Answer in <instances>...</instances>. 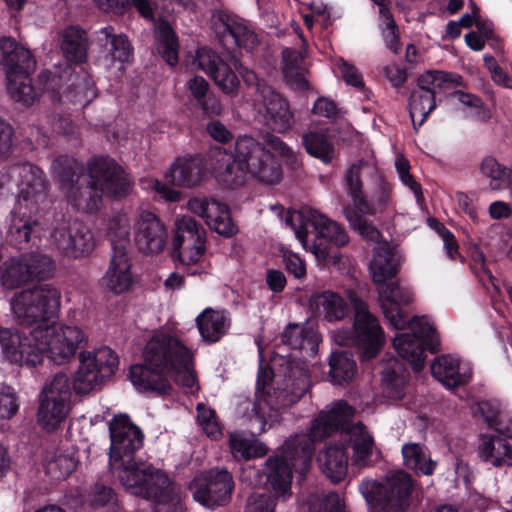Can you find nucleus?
<instances>
[{
	"instance_id": "57",
	"label": "nucleus",
	"mask_w": 512,
	"mask_h": 512,
	"mask_svg": "<svg viewBox=\"0 0 512 512\" xmlns=\"http://www.w3.org/2000/svg\"><path fill=\"white\" fill-rule=\"evenodd\" d=\"M77 466V460L68 454L57 455L47 464V473L54 479L60 480L68 477Z\"/></svg>"
},
{
	"instance_id": "29",
	"label": "nucleus",
	"mask_w": 512,
	"mask_h": 512,
	"mask_svg": "<svg viewBox=\"0 0 512 512\" xmlns=\"http://www.w3.org/2000/svg\"><path fill=\"white\" fill-rule=\"evenodd\" d=\"M374 255L370 263L373 282L378 286L394 277L399 269L401 256L389 242L378 243L373 248Z\"/></svg>"
},
{
	"instance_id": "63",
	"label": "nucleus",
	"mask_w": 512,
	"mask_h": 512,
	"mask_svg": "<svg viewBox=\"0 0 512 512\" xmlns=\"http://www.w3.org/2000/svg\"><path fill=\"white\" fill-rule=\"evenodd\" d=\"M385 22V27L382 30L383 38L386 46L394 53L398 52L399 39L396 29L395 21L391 14H386L382 17Z\"/></svg>"
},
{
	"instance_id": "12",
	"label": "nucleus",
	"mask_w": 512,
	"mask_h": 512,
	"mask_svg": "<svg viewBox=\"0 0 512 512\" xmlns=\"http://www.w3.org/2000/svg\"><path fill=\"white\" fill-rule=\"evenodd\" d=\"M412 487L410 475L397 471L381 482L362 480L359 491L375 512H403L408 507Z\"/></svg>"
},
{
	"instance_id": "14",
	"label": "nucleus",
	"mask_w": 512,
	"mask_h": 512,
	"mask_svg": "<svg viewBox=\"0 0 512 512\" xmlns=\"http://www.w3.org/2000/svg\"><path fill=\"white\" fill-rule=\"evenodd\" d=\"M290 454L291 451L288 449L283 459H279V455L267 459L266 483L273 494H251L247 499L245 512H274L276 501H287L292 496V470L287 463Z\"/></svg>"
},
{
	"instance_id": "47",
	"label": "nucleus",
	"mask_w": 512,
	"mask_h": 512,
	"mask_svg": "<svg viewBox=\"0 0 512 512\" xmlns=\"http://www.w3.org/2000/svg\"><path fill=\"white\" fill-rule=\"evenodd\" d=\"M402 455L406 467L424 475H431L436 468V462L431 460L427 450L419 444H405Z\"/></svg>"
},
{
	"instance_id": "27",
	"label": "nucleus",
	"mask_w": 512,
	"mask_h": 512,
	"mask_svg": "<svg viewBox=\"0 0 512 512\" xmlns=\"http://www.w3.org/2000/svg\"><path fill=\"white\" fill-rule=\"evenodd\" d=\"M431 371L432 375L448 388L465 384L472 374L470 363L452 355L437 357L431 365Z\"/></svg>"
},
{
	"instance_id": "15",
	"label": "nucleus",
	"mask_w": 512,
	"mask_h": 512,
	"mask_svg": "<svg viewBox=\"0 0 512 512\" xmlns=\"http://www.w3.org/2000/svg\"><path fill=\"white\" fill-rule=\"evenodd\" d=\"M79 366L74 376V389L86 394L102 385L118 368V357L109 347H100L79 354Z\"/></svg>"
},
{
	"instance_id": "41",
	"label": "nucleus",
	"mask_w": 512,
	"mask_h": 512,
	"mask_svg": "<svg viewBox=\"0 0 512 512\" xmlns=\"http://www.w3.org/2000/svg\"><path fill=\"white\" fill-rule=\"evenodd\" d=\"M282 71L287 83L295 89H306L308 86L305 78L306 68L304 56L290 48H285L282 53Z\"/></svg>"
},
{
	"instance_id": "13",
	"label": "nucleus",
	"mask_w": 512,
	"mask_h": 512,
	"mask_svg": "<svg viewBox=\"0 0 512 512\" xmlns=\"http://www.w3.org/2000/svg\"><path fill=\"white\" fill-rule=\"evenodd\" d=\"M354 306L353 330L338 329L332 332L336 344L357 346L362 349V357L370 359L376 355L384 343V332L376 317L367 305L360 300H352Z\"/></svg>"
},
{
	"instance_id": "10",
	"label": "nucleus",
	"mask_w": 512,
	"mask_h": 512,
	"mask_svg": "<svg viewBox=\"0 0 512 512\" xmlns=\"http://www.w3.org/2000/svg\"><path fill=\"white\" fill-rule=\"evenodd\" d=\"M286 225L293 229L295 237L305 250L310 251L317 260L323 261L326 264L336 263V256L330 255L326 246L316 243L310 245L308 243V225L314 227L319 237L327 239L335 246H344L349 242V237L344 227L310 207H304L299 212L289 215L286 219Z\"/></svg>"
},
{
	"instance_id": "35",
	"label": "nucleus",
	"mask_w": 512,
	"mask_h": 512,
	"mask_svg": "<svg viewBox=\"0 0 512 512\" xmlns=\"http://www.w3.org/2000/svg\"><path fill=\"white\" fill-rule=\"evenodd\" d=\"M98 39L105 40L110 45L109 54L105 58L106 68L115 67L118 71H122L125 63L129 62L132 56V49L126 36L114 35L113 28L107 26L98 32Z\"/></svg>"
},
{
	"instance_id": "51",
	"label": "nucleus",
	"mask_w": 512,
	"mask_h": 512,
	"mask_svg": "<svg viewBox=\"0 0 512 512\" xmlns=\"http://www.w3.org/2000/svg\"><path fill=\"white\" fill-rule=\"evenodd\" d=\"M344 214L348 220L350 227L359 233V235L368 242L383 243L380 241V232L378 229L369 222L364 216L367 213H362L357 206H346L344 208Z\"/></svg>"
},
{
	"instance_id": "39",
	"label": "nucleus",
	"mask_w": 512,
	"mask_h": 512,
	"mask_svg": "<svg viewBox=\"0 0 512 512\" xmlns=\"http://www.w3.org/2000/svg\"><path fill=\"white\" fill-rule=\"evenodd\" d=\"M221 27H217L225 44L229 39L239 47L252 49L257 43V36L244 23L231 18L219 16Z\"/></svg>"
},
{
	"instance_id": "50",
	"label": "nucleus",
	"mask_w": 512,
	"mask_h": 512,
	"mask_svg": "<svg viewBox=\"0 0 512 512\" xmlns=\"http://www.w3.org/2000/svg\"><path fill=\"white\" fill-rule=\"evenodd\" d=\"M434 94L416 89L409 100L410 116L415 129H418L436 108Z\"/></svg>"
},
{
	"instance_id": "56",
	"label": "nucleus",
	"mask_w": 512,
	"mask_h": 512,
	"mask_svg": "<svg viewBox=\"0 0 512 512\" xmlns=\"http://www.w3.org/2000/svg\"><path fill=\"white\" fill-rule=\"evenodd\" d=\"M452 98L460 105L459 109L465 117L476 120H485L489 117L488 111L475 95L457 91L452 94Z\"/></svg>"
},
{
	"instance_id": "55",
	"label": "nucleus",
	"mask_w": 512,
	"mask_h": 512,
	"mask_svg": "<svg viewBox=\"0 0 512 512\" xmlns=\"http://www.w3.org/2000/svg\"><path fill=\"white\" fill-rule=\"evenodd\" d=\"M306 151L313 157L319 158L325 163L334 157V148L323 134L310 132L303 136Z\"/></svg>"
},
{
	"instance_id": "7",
	"label": "nucleus",
	"mask_w": 512,
	"mask_h": 512,
	"mask_svg": "<svg viewBox=\"0 0 512 512\" xmlns=\"http://www.w3.org/2000/svg\"><path fill=\"white\" fill-rule=\"evenodd\" d=\"M11 184L18 188L19 197L8 234L10 241L21 248L37 223L34 217L49 204L48 184L43 171L29 163L11 166L0 174V187Z\"/></svg>"
},
{
	"instance_id": "31",
	"label": "nucleus",
	"mask_w": 512,
	"mask_h": 512,
	"mask_svg": "<svg viewBox=\"0 0 512 512\" xmlns=\"http://www.w3.org/2000/svg\"><path fill=\"white\" fill-rule=\"evenodd\" d=\"M132 283L131 262L127 253H113L110 266L101 278V286L114 294H122L130 289Z\"/></svg>"
},
{
	"instance_id": "37",
	"label": "nucleus",
	"mask_w": 512,
	"mask_h": 512,
	"mask_svg": "<svg viewBox=\"0 0 512 512\" xmlns=\"http://www.w3.org/2000/svg\"><path fill=\"white\" fill-rule=\"evenodd\" d=\"M480 458L495 467L512 466V446L497 436H482L479 444Z\"/></svg>"
},
{
	"instance_id": "6",
	"label": "nucleus",
	"mask_w": 512,
	"mask_h": 512,
	"mask_svg": "<svg viewBox=\"0 0 512 512\" xmlns=\"http://www.w3.org/2000/svg\"><path fill=\"white\" fill-rule=\"evenodd\" d=\"M80 172L81 167L74 162L71 173L61 175V189L78 210L96 211L103 195L120 198L131 190L128 175L111 158H94L88 163V174Z\"/></svg>"
},
{
	"instance_id": "43",
	"label": "nucleus",
	"mask_w": 512,
	"mask_h": 512,
	"mask_svg": "<svg viewBox=\"0 0 512 512\" xmlns=\"http://www.w3.org/2000/svg\"><path fill=\"white\" fill-rule=\"evenodd\" d=\"M391 204V186L381 175L375 176V188L371 194L370 200L364 194L363 201L357 205L362 213L375 215L386 211Z\"/></svg>"
},
{
	"instance_id": "9",
	"label": "nucleus",
	"mask_w": 512,
	"mask_h": 512,
	"mask_svg": "<svg viewBox=\"0 0 512 512\" xmlns=\"http://www.w3.org/2000/svg\"><path fill=\"white\" fill-rule=\"evenodd\" d=\"M0 60L5 70L7 90L11 98L23 106L34 104L40 94L32 85L30 78V72L35 68L30 50L18 45L10 37H2Z\"/></svg>"
},
{
	"instance_id": "34",
	"label": "nucleus",
	"mask_w": 512,
	"mask_h": 512,
	"mask_svg": "<svg viewBox=\"0 0 512 512\" xmlns=\"http://www.w3.org/2000/svg\"><path fill=\"white\" fill-rule=\"evenodd\" d=\"M282 342L313 357L317 353L320 336L312 326L289 324L282 334Z\"/></svg>"
},
{
	"instance_id": "36",
	"label": "nucleus",
	"mask_w": 512,
	"mask_h": 512,
	"mask_svg": "<svg viewBox=\"0 0 512 512\" xmlns=\"http://www.w3.org/2000/svg\"><path fill=\"white\" fill-rule=\"evenodd\" d=\"M312 309L329 322L344 319L349 312L347 301L333 291L315 294L310 299Z\"/></svg>"
},
{
	"instance_id": "11",
	"label": "nucleus",
	"mask_w": 512,
	"mask_h": 512,
	"mask_svg": "<svg viewBox=\"0 0 512 512\" xmlns=\"http://www.w3.org/2000/svg\"><path fill=\"white\" fill-rule=\"evenodd\" d=\"M60 302V291L50 284H44L14 293L10 299V311L18 325H45L57 314Z\"/></svg>"
},
{
	"instance_id": "49",
	"label": "nucleus",
	"mask_w": 512,
	"mask_h": 512,
	"mask_svg": "<svg viewBox=\"0 0 512 512\" xmlns=\"http://www.w3.org/2000/svg\"><path fill=\"white\" fill-rule=\"evenodd\" d=\"M329 365V376L334 384L343 385L349 383L356 376V363L347 353L334 352L330 357Z\"/></svg>"
},
{
	"instance_id": "3",
	"label": "nucleus",
	"mask_w": 512,
	"mask_h": 512,
	"mask_svg": "<svg viewBox=\"0 0 512 512\" xmlns=\"http://www.w3.org/2000/svg\"><path fill=\"white\" fill-rule=\"evenodd\" d=\"M145 364L131 366L129 378L140 392L168 393L170 380L193 393L198 390L193 371V352L177 337L155 332L143 350Z\"/></svg>"
},
{
	"instance_id": "5",
	"label": "nucleus",
	"mask_w": 512,
	"mask_h": 512,
	"mask_svg": "<svg viewBox=\"0 0 512 512\" xmlns=\"http://www.w3.org/2000/svg\"><path fill=\"white\" fill-rule=\"evenodd\" d=\"M272 151L288 160L294 157L293 150L273 135L265 137V144L251 136L238 137L232 162L231 155L225 150L215 149L213 153L217 162L226 164L215 171L218 182L228 189H235L243 186L250 175L263 183H277L281 179V168Z\"/></svg>"
},
{
	"instance_id": "54",
	"label": "nucleus",
	"mask_w": 512,
	"mask_h": 512,
	"mask_svg": "<svg viewBox=\"0 0 512 512\" xmlns=\"http://www.w3.org/2000/svg\"><path fill=\"white\" fill-rule=\"evenodd\" d=\"M97 6L107 12L122 14L131 4L146 19H153V8L148 0H93Z\"/></svg>"
},
{
	"instance_id": "46",
	"label": "nucleus",
	"mask_w": 512,
	"mask_h": 512,
	"mask_svg": "<svg viewBox=\"0 0 512 512\" xmlns=\"http://www.w3.org/2000/svg\"><path fill=\"white\" fill-rule=\"evenodd\" d=\"M61 48L68 60L81 63L87 56V40L85 32L71 26L65 29Z\"/></svg>"
},
{
	"instance_id": "48",
	"label": "nucleus",
	"mask_w": 512,
	"mask_h": 512,
	"mask_svg": "<svg viewBox=\"0 0 512 512\" xmlns=\"http://www.w3.org/2000/svg\"><path fill=\"white\" fill-rule=\"evenodd\" d=\"M480 174L493 191L503 190L511 177L512 170L500 164L493 157H486L480 163Z\"/></svg>"
},
{
	"instance_id": "53",
	"label": "nucleus",
	"mask_w": 512,
	"mask_h": 512,
	"mask_svg": "<svg viewBox=\"0 0 512 512\" xmlns=\"http://www.w3.org/2000/svg\"><path fill=\"white\" fill-rule=\"evenodd\" d=\"M71 395L70 379L63 373L56 374L45 384L41 392V398L61 404H68V406H70Z\"/></svg>"
},
{
	"instance_id": "64",
	"label": "nucleus",
	"mask_w": 512,
	"mask_h": 512,
	"mask_svg": "<svg viewBox=\"0 0 512 512\" xmlns=\"http://www.w3.org/2000/svg\"><path fill=\"white\" fill-rule=\"evenodd\" d=\"M283 261L287 271L294 275V277L301 279L306 275V265L299 255L286 251L283 253Z\"/></svg>"
},
{
	"instance_id": "28",
	"label": "nucleus",
	"mask_w": 512,
	"mask_h": 512,
	"mask_svg": "<svg viewBox=\"0 0 512 512\" xmlns=\"http://www.w3.org/2000/svg\"><path fill=\"white\" fill-rule=\"evenodd\" d=\"M206 171L199 157H178L165 172L164 177L171 184L192 188L199 185L205 178Z\"/></svg>"
},
{
	"instance_id": "44",
	"label": "nucleus",
	"mask_w": 512,
	"mask_h": 512,
	"mask_svg": "<svg viewBox=\"0 0 512 512\" xmlns=\"http://www.w3.org/2000/svg\"><path fill=\"white\" fill-rule=\"evenodd\" d=\"M407 381V371L398 360L389 361L382 376L383 393L389 399H400L404 396V387Z\"/></svg>"
},
{
	"instance_id": "1",
	"label": "nucleus",
	"mask_w": 512,
	"mask_h": 512,
	"mask_svg": "<svg viewBox=\"0 0 512 512\" xmlns=\"http://www.w3.org/2000/svg\"><path fill=\"white\" fill-rule=\"evenodd\" d=\"M109 466L124 489L151 500L154 512H185L182 495L167 475L152 465L137 460L135 452L143 445L144 435L126 414L113 417L109 424Z\"/></svg>"
},
{
	"instance_id": "21",
	"label": "nucleus",
	"mask_w": 512,
	"mask_h": 512,
	"mask_svg": "<svg viewBox=\"0 0 512 512\" xmlns=\"http://www.w3.org/2000/svg\"><path fill=\"white\" fill-rule=\"evenodd\" d=\"M52 243L65 256L78 259L90 254L95 246L93 234L83 222L67 220L53 231Z\"/></svg>"
},
{
	"instance_id": "59",
	"label": "nucleus",
	"mask_w": 512,
	"mask_h": 512,
	"mask_svg": "<svg viewBox=\"0 0 512 512\" xmlns=\"http://www.w3.org/2000/svg\"><path fill=\"white\" fill-rule=\"evenodd\" d=\"M395 167L401 182L405 186L409 187L413 191L417 201H420L422 199L421 186L419 183L415 181V179L409 173L410 164L408 160L401 155L398 156L395 161Z\"/></svg>"
},
{
	"instance_id": "32",
	"label": "nucleus",
	"mask_w": 512,
	"mask_h": 512,
	"mask_svg": "<svg viewBox=\"0 0 512 512\" xmlns=\"http://www.w3.org/2000/svg\"><path fill=\"white\" fill-rule=\"evenodd\" d=\"M341 437L351 443L352 465L359 468L371 465V457L376 451L373 436L367 428L357 423L341 432Z\"/></svg>"
},
{
	"instance_id": "22",
	"label": "nucleus",
	"mask_w": 512,
	"mask_h": 512,
	"mask_svg": "<svg viewBox=\"0 0 512 512\" xmlns=\"http://www.w3.org/2000/svg\"><path fill=\"white\" fill-rule=\"evenodd\" d=\"M168 232L155 213L141 210L133 219V241L137 249L145 254L161 253L167 243Z\"/></svg>"
},
{
	"instance_id": "2",
	"label": "nucleus",
	"mask_w": 512,
	"mask_h": 512,
	"mask_svg": "<svg viewBox=\"0 0 512 512\" xmlns=\"http://www.w3.org/2000/svg\"><path fill=\"white\" fill-rule=\"evenodd\" d=\"M272 377L273 373L269 367L260 366L256 402L252 404V410L247 414L253 433L247 435L234 432L230 435V450L237 460H249L266 455L268 448L255 438L254 433L264 432L266 425L270 426L276 420L273 412L298 402L309 387L308 370L301 362H293L289 365L284 387L274 389L273 394L270 393L269 388Z\"/></svg>"
},
{
	"instance_id": "42",
	"label": "nucleus",
	"mask_w": 512,
	"mask_h": 512,
	"mask_svg": "<svg viewBox=\"0 0 512 512\" xmlns=\"http://www.w3.org/2000/svg\"><path fill=\"white\" fill-rule=\"evenodd\" d=\"M157 50L170 66L178 63L179 43L171 26L165 21H159L154 29Z\"/></svg>"
},
{
	"instance_id": "19",
	"label": "nucleus",
	"mask_w": 512,
	"mask_h": 512,
	"mask_svg": "<svg viewBox=\"0 0 512 512\" xmlns=\"http://www.w3.org/2000/svg\"><path fill=\"white\" fill-rule=\"evenodd\" d=\"M172 245L180 264L196 265L206 253V232L193 218L182 216L175 222Z\"/></svg>"
},
{
	"instance_id": "60",
	"label": "nucleus",
	"mask_w": 512,
	"mask_h": 512,
	"mask_svg": "<svg viewBox=\"0 0 512 512\" xmlns=\"http://www.w3.org/2000/svg\"><path fill=\"white\" fill-rule=\"evenodd\" d=\"M335 65L338 73L341 75L347 85L356 88H361L364 86L362 75L353 64L340 58L337 60Z\"/></svg>"
},
{
	"instance_id": "16",
	"label": "nucleus",
	"mask_w": 512,
	"mask_h": 512,
	"mask_svg": "<svg viewBox=\"0 0 512 512\" xmlns=\"http://www.w3.org/2000/svg\"><path fill=\"white\" fill-rule=\"evenodd\" d=\"M406 326L412 334L401 333L394 337L393 345L397 353L406 359L415 371H420L425 362L424 349L435 352L439 345V337L435 328L426 317H415L408 320Z\"/></svg>"
},
{
	"instance_id": "24",
	"label": "nucleus",
	"mask_w": 512,
	"mask_h": 512,
	"mask_svg": "<svg viewBox=\"0 0 512 512\" xmlns=\"http://www.w3.org/2000/svg\"><path fill=\"white\" fill-rule=\"evenodd\" d=\"M187 207L190 212L205 220L206 224L218 234L231 237L237 232L228 207L219 201L206 197H195L188 201Z\"/></svg>"
},
{
	"instance_id": "61",
	"label": "nucleus",
	"mask_w": 512,
	"mask_h": 512,
	"mask_svg": "<svg viewBox=\"0 0 512 512\" xmlns=\"http://www.w3.org/2000/svg\"><path fill=\"white\" fill-rule=\"evenodd\" d=\"M19 403L15 392L10 387L0 389V418L9 419L18 411Z\"/></svg>"
},
{
	"instance_id": "26",
	"label": "nucleus",
	"mask_w": 512,
	"mask_h": 512,
	"mask_svg": "<svg viewBox=\"0 0 512 512\" xmlns=\"http://www.w3.org/2000/svg\"><path fill=\"white\" fill-rule=\"evenodd\" d=\"M261 96L266 126L277 133L291 130L295 119L289 102L271 87H264L261 90Z\"/></svg>"
},
{
	"instance_id": "33",
	"label": "nucleus",
	"mask_w": 512,
	"mask_h": 512,
	"mask_svg": "<svg viewBox=\"0 0 512 512\" xmlns=\"http://www.w3.org/2000/svg\"><path fill=\"white\" fill-rule=\"evenodd\" d=\"M202 339L207 343L219 341L231 325L229 313L224 309L205 308L195 319Z\"/></svg>"
},
{
	"instance_id": "17",
	"label": "nucleus",
	"mask_w": 512,
	"mask_h": 512,
	"mask_svg": "<svg viewBox=\"0 0 512 512\" xmlns=\"http://www.w3.org/2000/svg\"><path fill=\"white\" fill-rule=\"evenodd\" d=\"M54 269L50 257L39 253L11 258L0 266V280L9 289L16 288L33 279H45Z\"/></svg>"
},
{
	"instance_id": "40",
	"label": "nucleus",
	"mask_w": 512,
	"mask_h": 512,
	"mask_svg": "<svg viewBox=\"0 0 512 512\" xmlns=\"http://www.w3.org/2000/svg\"><path fill=\"white\" fill-rule=\"evenodd\" d=\"M131 229L133 224L126 213L118 212L112 215L107 222V235L113 246V253H127L131 243Z\"/></svg>"
},
{
	"instance_id": "4",
	"label": "nucleus",
	"mask_w": 512,
	"mask_h": 512,
	"mask_svg": "<svg viewBox=\"0 0 512 512\" xmlns=\"http://www.w3.org/2000/svg\"><path fill=\"white\" fill-rule=\"evenodd\" d=\"M85 343L86 335L76 325H38L28 333L0 329L4 357L20 366L35 367L45 357L56 365L69 363Z\"/></svg>"
},
{
	"instance_id": "38",
	"label": "nucleus",
	"mask_w": 512,
	"mask_h": 512,
	"mask_svg": "<svg viewBox=\"0 0 512 512\" xmlns=\"http://www.w3.org/2000/svg\"><path fill=\"white\" fill-rule=\"evenodd\" d=\"M460 85H462V77L460 75L430 70L419 76L417 89L434 94V98L437 99L439 95L447 93Z\"/></svg>"
},
{
	"instance_id": "18",
	"label": "nucleus",
	"mask_w": 512,
	"mask_h": 512,
	"mask_svg": "<svg viewBox=\"0 0 512 512\" xmlns=\"http://www.w3.org/2000/svg\"><path fill=\"white\" fill-rule=\"evenodd\" d=\"M189 489L195 501L213 510L230 502L234 481L227 470H211L195 476Z\"/></svg>"
},
{
	"instance_id": "23",
	"label": "nucleus",
	"mask_w": 512,
	"mask_h": 512,
	"mask_svg": "<svg viewBox=\"0 0 512 512\" xmlns=\"http://www.w3.org/2000/svg\"><path fill=\"white\" fill-rule=\"evenodd\" d=\"M377 290L386 319L395 329H404L408 323V316L402 306L413 301V292L397 282L383 283L377 286Z\"/></svg>"
},
{
	"instance_id": "58",
	"label": "nucleus",
	"mask_w": 512,
	"mask_h": 512,
	"mask_svg": "<svg viewBox=\"0 0 512 512\" xmlns=\"http://www.w3.org/2000/svg\"><path fill=\"white\" fill-rule=\"evenodd\" d=\"M197 420L207 436L213 439L220 436L221 430L214 411L203 403L197 405Z\"/></svg>"
},
{
	"instance_id": "52",
	"label": "nucleus",
	"mask_w": 512,
	"mask_h": 512,
	"mask_svg": "<svg viewBox=\"0 0 512 512\" xmlns=\"http://www.w3.org/2000/svg\"><path fill=\"white\" fill-rule=\"evenodd\" d=\"M70 410L68 404L49 401L40 398L38 421L47 430H53L62 423Z\"/></svg>"
},
{
	"instance_id": "25",
	"label": "nucleus",
	"mask_w": 512,
	"mask_h": 512,
	"mask_svg": "<svg viewBox=\"0 0 512 512\" xmlns=\"http://www.w3.org/2000/svg\"><path fill=\"white\" fill-rule=\"evenodd\" d=\"M193 65L208 74L226 94H234L237 91L239 86L237 76L213 50L200 48L196 52Z\"/></svg>"
},
{
	"instance_id": "20",
	"label": "nucleus",
	"mask_w": 512,
	"mask_h": 512,
	"mask_svg": "<svg viewBox=\"0 0 512 512\" xmlns=\"http://www.w3.org/2000/svg\"><path fill=\"white\" fill-rule=\"evenodd\" d=\"M70 76V85L60 94L62 88L63 76L56 75L51 71H44L39 75V79L43 84L44 91L50 94L53 101H64L69 103L86 106L95 97L93 80L83 73L82 75H71L68 70L64 71V77Z\"/></svg>"
},
{
	"instance_id": "45",
	"label": "nucleus",
	"mask_w": 512,
	"mask_h": 512,
	"mask_svg": "<svg viewBox=\"0 0 512 512\" xmlns=\"http://www.w3.org/2000/svg\"><path fill=\"white\" fill-rule=\"evenodd\" d=\"M363 174H371L374 177L378 174L374 164L359 161L353 164L346 172V188L348 195L352 198V204L349 206H357L364 199L363 186L361 176Z\"/></svg>"
},
{
	"instance_id": "30",
	"label": "nucleus",
	"mask_w": 512,
	"mask_h": 512,
	"mask_svg": "<svg viewBox=\"0 0 512 512\" xmlns=\"http://www.w3.org/2000/svg\"><path fill=\"white\" fill-rule=\"evenodd\" d=\"M318 466L321 472L333 483L345 479L348 472V454L342 443H329L318 454Z\"/></svg>"
},
{
	"instance_id": "8",
	"label": "nucleus",
	"mask_w": 512,
	"mask_h": 512,
	"mask_svg": "<svg viewBox=\"0 0 512 512\" xmlns=\"http://www.w3.org/2000/svg\"><path fill=\"white\" fill-rule=\"evenodd\" d=\"M353 414V408L346 402L339 401L334 403L328 411H322L312 421L308 436H296L285 442L279 459L285 458L289 449L291 454L287 457V463L291 466V470L294 469L300 475H305L310 469L311 455L314 449L312 443L323 440L332 432L342 427Z\"/></svg>"
},
{
	"instance_id": "62",
	"label": "nucleus",
	"mask_w": 512,
	"mask_h": 512,
	"mask_svg": "<svg viewBox=\"0 0 512 512\" xmlns=\"http://www.w3.org/2000/svg\"><path fill=\"white\" fill-rule=\"evenodd\" d=\"M147 185L146 189L152 190L155 194L168 202H178L182 198V193L175 190L167 183H163L158 179H149L145 182Z\"/></svg>"
}]
</instances>
